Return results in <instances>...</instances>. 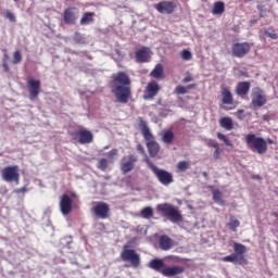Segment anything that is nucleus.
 Wrapping results in <instances>:
<instances>
[{
  "instance_id": "nucleus-1",
  "label": "nucleus",
  "mask_w": 278,
  "mask_h": 278,
  "mask_svg": "<svg viewBox=\"0 0 278 278\" xmlns=\"http://www.w3.org/2000/svg\"><path fill=\"white\" fill-rule=\"evenodd\" d=\"M111 92L117 103L127 104L131 98V79L125 72H118L112 76Z\"/></svg>"
},
{
  "instance_id": "nucleus-2",
  "label": "nucleus",
  "mask_w": 278,
  "mask_h": 278,
  "mask_svg": "<svg viewBox=\"0 0 278 278\" xmlns=\"http://www.w3.org/2000/svg\"><path fill=\"white\" fill-rule=\"evenodd\" d=\"M139 127L141 129V134L147 141L148 151L150 153L151 157H155L157 153H160V144L155 142V137H153V134H151V129L147 125V122L139 117Z\"/></svg>"
},
{
  "instance_id": "nucleus-3",
  "label": "nucleus",
  "mask_w": 278,
  "mask_h": 278,
  "mask_svg": "<svg viewBox=\"0 0 278 278\" xmlns=\"http://www.w3.org/2000/svg\"><path fill=\"white\" fill-rule=\"evenodd\" d=\"M156 211L163 216H166L170 223L174 225H179L181 220H184V215H181V211L179 207L170 204V203H162L156 205Z\"/></svg>"
},
{
  "instance_id": "nucleus-4",
  "label": "nucleus",
  "mask_w": 278,
  "mask_h": 278,
  "mask_svg": "<svg viewBox=\"0 0 278 278\" xmlns=\"http://www.w3.org/2000/svg\"><path fill=\"white\" fill-rule=\"evenodd\" d=\"M245 143L249 149H254L258 155H264L268 151V144L266 140L262 137H257L254 134H249L245 136Z\"/></svg>"
},
{
  "instance_id": "nucleus-5",
  "label": "nucleus",
  "mask_w": 278,
  "mask_h": 278,
  "mask_svg": "<svg viewBox=\"0 0 278 278\" xmlns=\"http://www.w3.org/2000/svg\"><path fill=\"white\" fill-rule=\"evenodd\" d=\"M144 162L148 164V166L152 170V173H154L156 179H159V181H160V184H162V186H170V184H173L175 181L173 179V174H170L169 172H167L165 169H160L159 167H156L155 164H153L151 162V160H149V157H146Z\"/></svg>"
},
{
  "instance_id": "nucleus-6",
  "label": "nucleus",
  "mask_w": 278,
  "mask_h": 278,
  "mask_svg": "<svg viewBox=\"0 0 278 278\" xmlns=\"http://www.w3.org/2000/svg\"><path fill=\"white\" fill-rule=\"evenodd\" d=\"M233 251H235V253H232L228 256H225L223 258V262H230L232 264L242 265L245 262L244 253H247V247H244V244H242V243L235 242Z\"/></svg>"
},
{
  "instance_id": "nucleus-7",
  "label": "nucleus",
  "mask_w": 278,
  "mask_h": 278,
  "mask_svg": "<svg viewBox=\"0 0 278 278\" xmlns=\"http://www.w3.org/2000/svg\"><path fill=\"white\" fill-rule=\"evenodd\" d=\"M121 258L123 262H129L132 268H138L140 266V255L136 253V250L127 249V245L124 247Z\"/></svg>"
},
{
  "instance_id": "nucleus-8",
  "label": "nucleus",
  "mask_w": 278,
  "mask_h": 278,
  "mask_svg": "<svg viewBox=\"0 0 278 278\" xmlns=\"http://www.w3.org/2000/svg\"><path fill=\"white\" fill-rule=\"evenodd\" d=\"M1 176L4 181L8 184H16L18 186V179L21 175L18 174V166L13 165V166H7L1 170Z\"/></svg>"
},
{
  "instance_id": "nucleus-9",
  "label": "nucleus",
  "mask_w": 278,
  "mask_h": 278,
  "mask_svg": "<svg viewBox=\"0 0 278 278\" xmlns=\"http://www.w3.org/2000/svg\"><path fill=\"white\" fill-rule=\"evenodd\" d=\"M251 99L253 108H263V105H266V96L260 87L252 89Z\"/></svg>"
},
{
  "instance_id": "nucleus-10",
  "label": "nucleus",
  "mask_w": 278,
  "mask_h": 278,
  "mask_svg": "<svg viewBox=\"0 0 278 278\" xmlns=\"http://www.w3.org/2000/svg\"><path fill=\"white\" fill-rule=\"evenodd\" d=\"M92 213L97 218H101V220H105L110 216V205L105 202H98L92 207Z\"/></svg>"
},
{
  "instance_id": "nucleus-11",
  "label": "nucleus",
  "mask_w": 278,
  "mask_h": 278,
  "mask_svg": "<svg viewBox=\"0 0 278 278\" xmlns=\"http://www.w3.org/2000/svg\"><path fill=\"white\" fill-rule=\"evenodd\" d=\"M154 8L160 12V14H173V12L177 10V2L163 0L155 4Z\"/></svg>"
},
{
  "instance_id": "nucleus-12",
  "label": "nucleus",
  "mask_w": 278,
  "mask_h": 278,
  "mask_svg": "<svg viewBox=\"0 0 278 278\" xmlns=\"http://www.w3.org/2000/svg\"><path fill=\"white\" fill-rule=\"evenodd\" d=\"M79 18V11L76 8L70 7L63 12V21L65 25H75L76 21Z\"/></svg>"
},
{
  "instance_id": "nucleus-13",
  "label": "nucleus",
  "mask_w": 278,
  "mask_h": 278,
  "mask_svg": "<svg viewBox=\"0 0 278 278\" xmlns=\"http://www.w3.org/2000/svg\"><path fill=\"white\" fill-rule=\"evenodd\" d=\"M60 211L63 216H68L73 212V199L66 193L60 199Z\"/></svg>"
},
{
  "instance_id": "nucleus-14",
  "label": "nucleus",
  "mask_w": 278,
  "mask_h": 278,
  "mask_svg": "<svg viewBox=\"0 0 278 278\" xmlns=\"http://www.w3.org/2000/svg\"><path fill=\"white\" fill-rule=\"evenodd\" d=\"M249 51H251V43L249 42L235 43L232 46V55L235 58H244V55L249 54Z\"/></svg>"
},
{
  "instance_id": "nucleus-15",
  "label": "nucleus",
  "mask_w": 278,
  "mask_h": 278,
  "mask_svg": "<svg viewBox=\"0 0 278 278\" xmlns=\"http://www.w3.org/2000/svg\"><path fill=\"white\" fill-rule=\"evenodd\" d=\"M27 87L29 90L30 101H35L36 99H38V94H40V80L30 78L27 81Z\"/></svg>"
},
{
  "instance_id": "nucleus-16",
  "label": "nucleus",
  "mask_w": 278,
  "mask_h": 278,
  "mask_svg": "<svg viewBox=\"0 0 278 278\" xmlns=\"http://www.w3.org/2000/svg\"><path fill=\"white\" fill-rule=\"evenodd\" d=\"M157 92H160V85H157L155 80H152L146 87L143 99H146V101H149V99L157 97Z\"/></svg>"
},
{
  "instance_id": "nucleus-17",
  "label": "nucleus",
  "mask_w": 278,
  "mask_h": 278,
  "mask_svg": "<svg viewBox=\"0 0 278 278\" xmlns=\"http://www.w3.org/2000/svg\"><path fill=\"white\" fill-rule=\"evenodd\" d=\"M79 144H90L94 139L92 132L86 128H80L77 132Z\"/></svg>"
},
{
  "instance_id": "nucleus-18",
  "label": "nucleus",
  "mask_w": 278,
  "mask_h": 278,
  "mask_svg": "<svg viewBox=\"0 0 278 278\" xmlns=\"http://www.w3.org/2000/svg\"><path fill=\"white\" fill-rule=\"evenodd\" d=\"M136 60L139 64H144L151 60V50L147 47L140 48L136 51Z\"/></svg>"
},
{
  "instance_id": "nucleus-19",
  "label": "nucleus",
  "mask_w": 278,
  "mask_h": 278,
  "mask_svg": "<svg viewBox=\"0 0 278 278\" xmlns=\"http://www.w3.org/2000/svg\"><path fill=\"white\" fill-rule=\"evenodd\" d=\"M186 268L184 266H172V267H165L161 270V275L164 277H175V275H181Z\"/></svg>"
},
{
  "instance_id": "nucleus-20",
  "label": "nucleus",
  "mask_w": 278,
  "mask_h": 278,
  "mask_svg": "<svg viewBox=\"0 0 278 278\" xmlns=\"http://www.w3.org/2000/svg\"><path fill=\"white\" fill-rule=\"evenodd\" d=\"M136 162H138V156L134 154L128 155V161L122 163V172L126 175V173H131L136 166Z\"/></svg>"
},
{
  "instance_id": "nucleus-21",
  "label": "nucleus",
  "mask_w": 278,
  "mask_h": 278,
  "mask_svg": "<svg viewBox=\"0 0 278 278\" xmlns=\"http://www.w3.org/2000/svg\"><path fill=\"white\" fill-rule=\"evenodd\" d=\"M249 90H251V83L241 81L238 83L235 92L238 97H247V94H249Z\"/></svg>"
},
{
  "instance_id": "nucleus-22",
  "label": "nucleus",
  "mask_w": 278,
  "mask_h": 278,
  "mask_svg": "<svg viewBox=\"0 0 278 278\" xmlns=\"http://www.w3.org/2000/svg\"><path fill=\"white\" fill-rule=\"evenodd\" d=\"M222 103L224 105L233 104V94H231V91L227 87L222 88Z\"/></svg>"
},
{
  "instance_id": "nucleus-23",
  "label": "nucleus",
  "mask_w": 278,
  "mask_h": 278,
  "mask_svg": "<svg viewBox=\"0 0 278 278\" xmlns=\"http://www.w3.org/2000/svg\"><path fill=\"white\" fill-rule=\"evenodd\" d=\"M159 243L162 251H170L173 249V239L166 235L160 237Z\"/></svg>"
},
{
  "instance_id": "nucleus-24",
  "label": "nucleus",
  "mask_w": 278,
  "mask_h": 278,
  "mask_svg": "<svg viewBox=\"0 0 278 278\" xmlns=\"http://www.w3.org/2000/svg\"><path fill=\"white\" fill-rule=\"evenodd\" d=\"M161 140L164 142V144H173L175 141V132H173L170 129L162 130Z\"/></svg>"
},
{
  "instance_id": "nucleus-25",
  "label": "nucleus",
  "mask_w": 278,
  "mask_h": 278,
  "mask_svg": "<svg viewBox=\"0 0 278 278\" xmlns=\"http://www.w3.org/2000/svg\"><path fill=\"white\" fill-rule=\"evenodd\" d=\"M149 267L152 268V270H156V273H162V270H164V261L154 258L150 261Z\"/></svg>"
},
{
  "instance_id": "nucleus-26",
  "label": "nucleus",
  "mask_w": 278,
  "mask_h": 278,
  "mask_svg": "<svg viewBox=\"0 0 278 278\" xmlns=\"http://www.w3.org/2000/svg\"><path fill=\"white\" fill-rule=\"evenodd\" d=\"M151 77H154V79H164V66L162 64H156L151 72Z\"/></svg>"
},
{
  "instance_id": "nucleus-27",
  "label": "nucleus",
  "mask_w": 278,
  "mask_h": 278,
  "mask_svg": "<svg viewBox=\"0 0 278 278\" xmlns=\"http://www.w3.org/2000/svg\"><path fill=\"white\" fill-rule=\"evenodd\" d=\"M219 125L223 129H226V131H231V129H233V119L230 117H222L219 119Z\"/></svg>"
},
{
  "instance_id": "nucleus-28",
  "label": "nucleus",
  "mask_w": 278,
  "mask_h": 278,
  "mask_svg": "<svg viewBox=\"0 0 278 278\" xmlns=\"http://www.w3.org/2000/svg\"><path fill=\"white\" fill-rule=\"evenodd\" d=\"M212 194H213V201H215L217 205H225V200H223V192H220V190L213 189Z\"/></svg>"
},
{
  "instance_id": "nucleus-29",
  "label": "nucleus",
  "mask_w": 278,
  "mask_h": 278,
  "mask_svg": "<svg viewBox=\"0 0 278 278\" xmlns=\"http://www.w3.org/2000/svg\"><path fill=\"white\" fill-rule=\"evenodd\" d=\"M94 13L88 12L85 13L80 20V25H90V23H94Z\"/></svg>"
},
{
  "instance_id": "nucleus-30",
  "label": "nucleus",
  "mask_w": 278,
  "mask_h": 278,
  "mask_svg": "<svg viewBox=\"0 0 278 278\" xmlns=\"http://www.w3.org/2000/svg\"><path fill=\"white\" fill-rule=\"evenodd\" d=\"M225 12V2L218 1L214 3L212 14H223Z\"/></svg>"
},
{
  "instance_id": "nucleus-31",
  "label": "nucleus",
  "mask_w": 278,
  "mask_h": 278,
  "mask_svg": "<svg viewBox=\"0 0 278 278\" xmlns=\"http://www.w3.org/2000/svg\"><path fill=\"white\" fill-rule=\"evenodd\" d=\"M142 218H151L153 216V208L151 206H147L141 210Z\"/></svg>"
},
{
  "instance_id": "nucleus-32",
  "label": "nucleus",
  "mask_w": 278,
  "mask_h": 278,
  "mask_svg": "<svg viewBox=\"0 0 278 278\" xmlns=\"http://www.w3.org/2000/svg\"><path fill=\"white\" fill-rule=\"evenodd\" d=\"M229 227L231 231H236L238 227H240V220L236 219V217H230Z\"/></svg>"
},
{
  "instance_id": "nucleus-33",
  "label": "nucleus",
  "mask_w": 278,
  "mask_h": 278,
  "mask_svg": "<svg viewBox=\"0 0 278 278\" xmlns=\"http://www.w3.org/2000/svg\"><path fill=\"white\" fill-rule=\"evenodd\" d=\"M217 138H218V140H223V142H224V144H226V147H233L231 141L229 139H227V136H225L224 134L217 132Z\"/></svg>"
},
{
  "instance_id": "nucleus-34",
  "label": "nucleus",
  "mask_w": 278,
  "mask_h": 278,
  "mask_svg": "<svg viewBox=\"0 0 278 278\" xmlns=\"http://www.w3.org/2000/svg\"><path fill=\"white\" fill-rule=\"evenodd\" d=\"M23 62V55L21 54V51H15L13 53V64H21Z\"/></svg>"
},
{
  "instance_id": "nucleus-35",
  "label": "nucleus",
  "mask_w": 278,
  "mask_h": 278,
  "mask_svg": "<svg viewBox=\"0 0 278 278\" xmlns=\"http://www.w3.org/2000/svg\"><path fill=\"white\" fill-rule=\"evenodd\" d=\"M188 166H190V164H188V162H186V161H180V162H178V164H177V168H178V170H180L181 173L188 170Z\"/></svg>"
},
{
  "instance_id": "nucleus-36",
  "label": "nucleus",
  "mask_w": 278,
  "mask_h": 278,
  "mask_svg": "<svg viewBox=\"0 0 278 278\" xmlns=\"http://www.w3.org/2000/svg\"><path fill=\"white\" fill-rule=\"evenodd\" d=\"M175 94H188V88L184 86H177L174 90Z\"/></svg>"
},
{
  "instance_id": "nucleus-37",
  "label": "nucleus",
  "mask_w": 278,
  "mask_h": 278,
  "mask_svg": "<svg viewBox=\"0 0 278 278\" xmlns=\"http://www.w3.org/2000/svg\"><path fill=\"white\" fill-rule=\"evenodd\" d=\"M181 58L182 60L188 62L189 60H192V52H190L189 50H182Z\"/></svg>"
},
{
  "instance_id": "nucleus-38",
  "label": "nucleus",
  "mask_w": 278,
  "mask_h": 278,
  "mask_svg": "<svg viewBox=\"0 0 278 278\" xmlns=\"http://www.w3.org/2000/svg\"><path fill=\"white\" fill-rule=\"evenodd\" d=\"M106 155L111 162H114V160H116V156L118 155V150L113 149L109 153H106Z\"/></svg>"
},
{
  "instance_id": "nucleus-39",
  "label": "nucleus",
  "mask_w": 278,
  "mask_h": 278,
  "mask_svg": "<svg viewBox=\"0 0 278 278\" xmlns=\"http://www.w3.org/2000/svg\"><path fill=\"white\" fill-rule=\"evenodd\" d=\"M98 168L100 170H105L108 168V160L106 159H101L98 165Z\"/></svg>"
},
{
  "instance_id": "nucleus-40",
  "label": "nucleus",
  "mask_w": 278,
  "mask_h": 278,
  "mask_svg": "<svg viewBox=\"0 0 278 278\" xmlns=\"http://www.w3.org/2000/svg\"><path fill=\"white\" fill-rule=\"evenodd\" d=\"M5 18H8L11 23H16V16L10 11L7 12Z\"/></svg>"
},
{
  "instance_id": "nucleus-41",
  "label": "nucleus",
  "mask_w": 278,
  "mask_h": 278,
  "mask_svg": "<svg viewBox=\"0 0 278 278\" xmlns=\"http://www.w3.org/2000/svg\"><path fill=\"white\" fill-rule=\"evenodd\" d=\"M265 36H268V38H271V40H277L278 36L275 31L265 30Z\"/></svg>"
},
{
  "instance_id": "nucleus-42",
  "label": "nucleus",
  "mask_w": 278,
  "mask_h": 278,
  "mask_svg": "<svg viewBox=\"0 0 278 278\" xmlns=\"http://www.w3.org/2000/svg\"><path fill=\"white\" fill-rule=\"evenodd\" d=\"M210 147H213V149H220V146L215 140H210Z\"/></svg>"
},
{
  "instance_id": "nucleus-43",
  "label": "nucleus",
  "mask_w": 278,
  "mask_h": 278,
  "mask_svg": "<svg viewBox=\"0 0 278 278\" xmlns=\"http://www.w3.org/2000/svg\"><path fill=\"white\" fill-rule=\"evenodd\" d=\"M14 192H15L16 194H21V192H27V187H22V188H20V189H15Z\"/></svg>"
},
{
  "instance_id": "nucleus-44",
  "label": "nucleus",
  "mask_w": 278,
  "mask_h": 278,
  "mask_svg": "<svg viewBox=\"0 0 278 278\" xmlns=\"http://www.w3.org/2000/svg\"><path fill=\"white\" fill-rule=\"evenodd\" d=\"M2 68L5 71V73H9V72H10V66L8 65V62H7V61H3V63H2Z\"/></svg>"
},
{
  "instance_id": "nucleus-45",
  "label": "nucleus",
  "mask_w": 278,
  "mask_h": 278,
  "mask_svg": "<svg viewBox=\"0 0 278 278\" xmlns=\"http://www.w3.org/2000/svg\"><path fill=\"white\" fill-rule=\"evenodd\" d=\"M218 157H220V149H215V151H214V159L218 160Z\"/></svg>"
},
{
  "instance_id": "nucleus-46",
  "label": "nucleus",
  "mask_w": 278,
  "mask_h": 278,
  "mask_svg": "<svg viewBox=\"0 0 278 278\" xmlns=\"http://www.w3.org/2000/svg\"><path fill=\"white\" fill-rule=\"evenodd\" d=\"M182 81H184V84H188V83L192 81V76H190V75L186 76Z\"/></svg>"
},
{
  "instance_id": "nucleus-47",
  "label": "nucleus",
  "mask_w": 278,
  "mask_h": 278,
  "mask_svg": "<svg viewBox=\"0 0 278 278\" xmlns=\"http://www.w3.org/2000/svg\"><path fill=\"white\" fill-rule=\"evenodd\" d=\"M137 150L139 151V153H144V147H142V144H138Z\"/></svg>"
},
{
  "instance_id": "nucleus-48",
  "label": "nucleus",
  "mask_w": 278,
  "mask_h": 278,
  "mask_svg": "<svg viewBox=\"0 0 278 278\" xmlns=\"http://www.w3.org/2000/svg\"><path fill=\"white\" fill-rule=\"evenodd\" d=\"M79 38H80L79 33H76V34H75V37H74V40H79Z\"/></svg>"
},
{
  "instance_id": "nucleus-49",
  "label": "nucleus",
  "mask_w": 278,
  "mask_h": 278,
  "mask_svg": "<svg viewBox=\"0 0 278 278\" xmlns=\"http://www.w3.org/2000/svg\"><path fill=\"white\" fill-rule=\"evenodd\" d=\"M186 88L187 90H192V88H194V85H188Z\"/></svg>"
},
{
  "instance_id": "nucleus-50",
  "label": "nucleus",
  "mask_w": 278,
  "mask_h": 278,
  "mask_svg": "<svg viewBox=\"0 0 278 278\" xmlns=\"http://www.w3.org/2000/svg\"><path fill=\"white\" fill-rule=\"evenodd\" d=\"M268 142H269V144H273V140L271 139H268Z\"/></svg>"
},
{
  "instance_id": "nucleus-51",
  "label": "nucleus",
  "mask_w": 278,
  "mask_h": 278,
  "mask_svg": "<svg viewBox=\"0 0 278 278\" xmlns=\"http://www.w3.org/2000/svg\"><path fill=\"white\" fill-rule=\"evenodd\" d=\"M254 179H260V176H253Z\"/></svg>"
},
{
  "instance_id": "nucleus-52",
  "label": "nucleus",
  "mask_w": 278,
  "mask_h": 278,
  "mask_svg": "<svg viewBox=\"0 0 278 278\" xmlns=\"http://www.w3.org/2000/svg\"><path fill=\"white\" fill-rule=\"evenodd\" d=\"M203 176H204V177H207V173L204 172V173H203Z\"/></svg>"
},
{
  "instance_id": "nucleus-53",
  "label": "nucleus",
  "mask_w": 278,
  "mask_h": 278,
  "mask_svg": "<svg viewBox=\"0 0 278 278\" xmlns=\"http://www.w3.org/2000/svg\"><path fill=\"white\" fill-rule=\"evenodd\" d=\"M106 149H110V147H108V146H106V147H104V151H106Z\"/></svg>"
}]
</instances>
